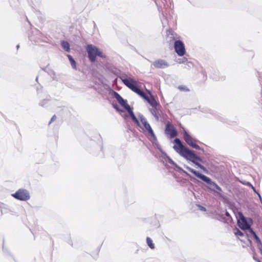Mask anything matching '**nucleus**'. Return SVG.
<instances>
[{"label": "nucleus", "instance_id": "nucleus-26", "mask_svg": "<svg viewBox=\"0 0 262 262\" xmlns=\"http://www.w3.org/2000/svg\"><path fill=\"white\" fill-rule=\"evenodd\" d=\"M252 186V189H253V190L256 192V190L255 189V188L253 186Z\"/></svg>", "mask_w": 262, "mask_h": 262}, {"label": "nucleus", "instance_id": "nucleus-19", "mask_svg": "<svg viewBox=\"0 0 262 262\" xmlns=\"http://www.w3.org/2000/svg\"><path fill=\"white\" fill-rule=\"evenodd\" d=\"M130 117L132 118L133 121L138 125V126H140V122L138 120V119L136 118V117L135 116V115L134 114L132 116H130Z\"/></svg>", "mask_w": 262, "mask_h": 262}, {"label": "nucleus", "instance_id": "nucleus-13", "mask_svg": "<svg viewBox=\"0 0 262 262\" xmlns=\"http://www.w3.org/2000/svg\"><path fill=\"white\" fill-rule=\"evenodd\" d=\"M175 35L176 34L171 29L167 30L166 31L167 39H169L170 42H172L175 40Z\"/></svg>", "mask_w": 262, "mask_h": 262}, {"label": "nucleus", "instance_id": "nucleus-3", "mask_svg": "<svg viewBox=\"0 0 262 262\" xmlns=\"http://www.w3.org/2000/svg\"><path fill=\"white\" fill-rule=\"evenodd\" d=\"M187 169L191 173H193L195 176L199 178L201 180H202L203 181L206 182L207 184H209L210 185V187H209L210 189H211L212 191H215V189H216V192L220 193L222 191L221 188L218 186L215 182L211 181V180L207 177V176L202 174L199 172L195 171L192 168H191L190 167H187Z\"/></svg>", "mask_w": 262, "mask_h": 262}, {"label": "nucleus", "instance_id": "nucleus-21", "mask_svg": "<svg viewBox=\"0 0 262 262\" xmlns=\"http://www.w3.org/2000/svg\"><path fill=\"white\" fill-rule=\"evenodd\" d=\"M126 110L128 112V113H129L130 116H132L134 114V112L133 111V110L130 107V106L128 107V108H127Z\"/></svg>", "mask_w": 262, "mask_h": 262}, {"label": "nucleus", "instance_id": "nucleus-4", "mask_svg": "<svg viewBox=\"0 0 262 262\" xmlns=\"http://www.w3.org/2000/svg\"><path fill=\"white\" fill-rule=\"evenodd\" d=\"M86 50L89 60L92 62L95 61L96 56H97L103 58L106 57L105 55L98 48L93 45H88L86 47Z\"/></svg>", "mask_w": 262, "mask_h": 262}, {"label": "nucleus", "instance_id": "nucleus-10", "mask_svg": "<svg viewBox=\"0 0 262 262\" xmlns=\"http://www.w3.org/2000/svg\"><path fill=\"white\" fill-rule=\"evenodd\" d=\"M114 96L119 104L123 107L125 110L128 108L130 106L128 104L127 101L123 99V98L117 92H114Z\"/></svg>", "mask_w": 262, "mask_h": 262}, {"label": "nucleus", "instance_id": "nucleus-14", "mask_svg": "<svg viewBox=\"0 0 262 262\" xmlns=\"http://www.w3.org/2000/svg\"><path fill=\"white\" fill-rule=\"evenodd\" d=\"M61 45L63 49L67 52H69L70 51V44L67 41H62Z\"/></svg>", "mask_w": 262, "mask_h": 262}, {"label": "nucleus", "instance_id": "nucleus-7", "mask_svg": "<svg viewBox=\"0 0 262 262\" xmlns=\"http://www.w3.org/2000/svg\"><path fill=\"white\" fill-rule=\"evenodd\" d=\"M139 118L143 125L144 128H143V131L145 133H147L148 135L151 136L152 137H155L154 133L149 125V124L147 122L146 119L142 115H140L139 116Z\"/></svg>", "mask_w": 262, "mask_h": 262}, {"label": "nucleus", "instance_id": "nucleus-18", "mask_svg": "<svg viewBox=\"0 0 262 262\" xmlns=\"http://www.w3.org/2000/svg\"><path fill=\"white\" fill-rule=\"evenodd\" d=\"M130 117L132 118L133 121L138 125V126H140V122L138 120V119L136 118V117L135 116V115L134 114L132 116H130Z\"/></svg>", "mask_w": 262, "mask_h": 262}, {"label": "nucleus", "instance_id": "nucleus-25", "mask_svg": "<svg viewBox=\"0 0 262 262\" xmlns=\"http://www.w3.org/2000/svg\"><path fill=\"white\" fill-rule=\"evenodd\" d=\"M201 210L204 211H206V208L204 207L200 206Z\"/></svg>", "mask_w": 262, "mask_h": 262}, {"label": "nucleus", "instance_id": "nucleus-16", "mask_svg": "<svg viewBox=\"0 0 262 262\" xmlns=\"http://www.w3.org/2000/svg\"><path fill=\"white\" fill-rule=\"evenodd\" d=\"M146 243L148 246L151 248V249H154L155 247V245L153 243L152 240L149 237H147L146 238Z\"/></svg>", "mask_w": 262, "mask_h": 262}, {"label": "nucleus", "instance_id": "nucleus-22", "mask_svg": "<svg viewBox=\"0 0 262 262\" xmlns=\"http://www.w3.org/2000/svg\"><path fill=\"white\" fill-rule=\"evenodd\" d=\"M251 232L252 233V234L253 235L254 237L255 238V239H259L257 235H256V234L255 233V232H254L252 230H251Z\"/></svg>", "mask_w": 262, "mask_h": 262}, {"label": "nucleus", "instance_id": "nucleus-11", "mask_svg": "<svg viewBox=\"0 0 262 262\" xmlns=\"http://www.w3.org/2000/svg\"><path fill=\"white\" fill-rule=\"evenodd\" d=\"M152 65L157 69H163L168 66V63L163 59H158L155 61L153 62Z\"/></svg>", "mask_w": 262, "mask_h": 262}, {"label": "nucleus", "instance_id": "nucleus-23", "mask_svg": "<svg viewBox=\"0 0 262 262\" xmlns=\"http://www.w3.org/2000/svg\"><path fill=\"white\" fill-rule=\"evenodd\" d=\"M56 119V115H54L51 118V121H50L49 124H50L52 122L55 121Z\"/></svg>", "mask_w": 262, "mask_h": 262}, {"label": "nucleus", "instance_id": "nucleus-6", "mask_svg": "<svg viewBox=\"0 0 262 262\" xmlns=\"http://www.w3.org/2000/svg\"><path fill=\"white\" fill-rule=\"evenodd\" d=\"M12 196L20 201H27L30 198L28 191L23 189L18 190L15 193L12 194Z\"/></svg>", "mask_w": 262, "mask_h": 262}, {"label": "nucleus", "instance_id": "nucleus-15", "mask_svg": "<svg viewBox=\"0 0 262 262\" xmlns=\"http://www.w3.org/2000/svg\"><path fill=\"white\" fill-rule=\"evenodd\" d=\"M67 57L70 61L71 66L72 67V68L76 70L77 69L76 63V61H75V60L73 58L72 56H71L70 55H67Z\"/></svg>", "mask_w": 262, "mask_h": 262}, {"label": "nucleus", "instance_id": "nucleus-12", "mask_svg": "<svg viewBox=\"0 0 262 262\" xmlns=\"http://www.w3.org/2000/svg\"><path fill=\"white\" fill-rule=\"evenodd\" d=\"M238 224L239 227L243 230H246L250 228V225L247 223L246 219L243 216L238 220Z\"/></svg>", "mask_w": 262, "mask_h": 262}, {"label": "nucleus", "instance_id": "nucleus-17", "mask_svg": "<svg viewBox=\"0 0 262 262\" xmlns=\"http://www.w3.org/2000/svg\"><path fill=\"white\" fill-rule=\"evenodd\" d=\"M234 233L235 235L237 236H244L243 233L237 228H235L234 230Z\"/></svg>", "mask_w": 262, "mask_h": 262}, {"label": "nucleus", "instance_id": "nucleus-1", "mask_svg": "<svg viewBox=\"0 0 262 262\" xmlns=\"http://www.w3.org/2000/svg\"><path fill=\"white\" fill-rule=\"evenodd\" d=\"M121 79L123 83L132 91L136 93L139 95L141 97L146 100L152 107L157 108L158 106H159V103L158 102L154 96L148 91L149 96H147L143 91H141L137 87V81L130 77H126L122 76Z\"/></svg>", "mask_w": 262, "mask_h": 262}, {"label": "nucleus", "instance_id": "nucleus-20", "mask_svg": "<svg viewBox=\"0 0 262 262\" xmlns=\"http://www.w3.org/2000/svg\"><path fill=\"white\" fill-rule=\"evenodd\" d=\"M179 89L181 91H189V90L185 86L180 85L179 86Z\"/></svg>", "mask_w": 262, "mask_h": 262}, {"label": "nucleus", "instance_id": "nucleus-5", "mask_svg": "<svg viewBox=\"0 0 262 262\" xmlns=\"http://www.w3.org/2000/svg\"><path fill=\"white\" fill-rule=\"evenodd\" d=\"M183 136L184 140L188 145L196 149L203 150V149L197 144V140L190 136L185 129L183 130Z\"/></svg>", "mask_w": 262, "mask_h": 262}, {"label": "nucleus", "instance_id": "nucleus-24", "mask_svg": "<svg viewBox=\"0 0 262 262\" xmlns=\"http://www.w3.org/2000/svg\"><path fill=\"white\" fill-rule=\"evenodd\" d=\"M113 106L117 111H120V110L117 105H113Z\"/></svg>", "mask_w": 262, "mask_h": 262}, {"label": "nucleus", "instance_id": "nucleus-9", "mask_svg": "<svg viewBox=\"0 0 262 262\" xmlns=\"http://www.w3.org/2000/svg\"><path fill=\"white\" fill-rule=\"evenodd\" d=\"M165 134L169 136L170 138H173L178 135V132L173 125L168 123L166 125L165 130Z\"/></svg>", "mask_w": 262, "mask_h": 262}, {"label": "nucleus", "instance_id": "nucleus-2", "mask_svg": "<svg viewBox=\"0 0 262 262\" xmlns=\"http://www.w3.org/2000/svg\"><path fill=\"white\" fill-rule=\"evenodd\" d=\"M174 142L176 144L173 146V149L181 156L184 157L187 160H189L196 165H198L201 168L204 169V167L200 164L195 162L194 160L198 159L196 155L194 154L191 150L187 147L184 146L182 143V142L179 138H176L174 140Z\"/></svg>", "mask_w": 262, "mask_h": 262}, {"label": "nucleus", "instance_id": "nucleus-8", "mask_svg": "<svg viewBox=\"0 0 262 262\" xmlns=\"http://www.w3.org/2000/svg\"><path fill=\"white\" fill-rule=\"evenodd\" d=\"M174 47L176 52L180 56H182L185 54V48L184 43L180 40L175 41Z\"/></svg>", "mask_w": 262, "mask_h": 262}]
</instances>
